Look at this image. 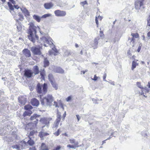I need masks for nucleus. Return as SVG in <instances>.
I'll return each instance as SVG.
<instances>
[{
    "label": "nucleus",
    "mask_w": 150,
    "mask_h": 150,
    "mask_svg": "<svg viewBox=\"0 0 150 150\" xmlns=\"http://www.w3.org/2000/svg\"><path fill=\"white\" fill-rule=\"evenodd\" d=\"M142 44H140L139 45V46L138 47V48L137 50V51L138 52H139V51H140V50H141V47L142 46Z\"/></svg>",
    "instance_id": "nucleus-49"
},
{
    "label": "nucleus",
    "mask_w": 150,
    "mask_h": 150,
    "mask_svg": "<svg viewBox=\"0 0 150 150\" xmlns=\"http://www.w3.org/2000/svg\"><path fill=\"white\" fill-rule=\"evenodd\" d=\"M147 86H148L149 88H150V83L149 82H148Z\"/></svg>",
    "instance_id": "nucleus-64"
},
{
    "label": "nucleus",
    "mask_w": 150,
    "mask_h": 150,
    "mask_svg": "<svg viewBox=\"0 0 150 150\" xmlns=\"http://www.w3.org/2000/svg\"><path fill=\"white\" fill-rule=\"evenodd\" d=\"M62 148V147L60 146H58L57 147L53 150H59Z\"/></svg>",
    "instance_id": "nucleus-46"
},
{
    "label": "nucleus",
    "mask_w": 150,
    "mask_h": 150,
    "mask_svg": "<svg viewBox=\"0 0 150 150\" xmlns=\"http://www.w3.org/2000/svg\"><path fill=\"white\" fill-rule=\"evenodd\" d=\"M12 3L13 5H15L16 4V3L15 1H14L13 0H11L10 1Z\"/></svg>",
    "instance_id": "nucleus-56"
},
{
    "label": "nucleus",
    "mask_w": 150,
    "mask_h": 150,
    "mask_svg": "<svg viewBox=\"0 0 150 150\" xmlns=\"http://www.w3.org/2000/svg\"><path fill=\"white\" fill-rule=\"evenodd\" d=\"M100 19V20H101L102 19V17L100 16H99L98 17H97V19Z\"/></svg>",
    "instance_id": "nucleus-60"
},
{
    "label": "nucleus",
    "mask_w": 150,
    "mask_h": 150,
    "mask_svg": "<svg viewBox=\"0 0 150 150\" xmlns=\"http://www.w3.org/2000/svg\"><path fill=\"white\" fill-rule=\"evenodd\" d=\"M135 39L132 38V41L131 42V43H130V45L132 46H134V43H135Z\"/></svg>",
    "instance_id": "nucleus-42"
},
{
    "label": "nucleus",
    "mask_w": 150,
    "mask_h": 150,
    "mask_svg": "<svg viewBox=\"0 0 150 150\" xmlns=\"http://www.w3.org/2000/svg\"><path fill=\"white\" fill-rule=\"evenodd\" d=\"M33 18L34 19L36 20L37 22H40L41 18H41L39 16L35 15H34L33 16Z\"/></svg>",
    "instance_id": "nucleus-27"
},
{
    "label": "nucleus",
    "mask_w": 150,
    "mask_h": 150,
    "mask_svg": "<svg viewBox=\"0 0 150 150\" xmlns=\"http://www.w3.org/2000/svg\"><path fill=\"white\" fill-rule=\"evenodd\" d=\"M35 133V132L34 131H31L29 134V136H32Z\"/></svg>",
    "instance_id": "nucleus-51"
},
{
    "label": "nucleus",
    "mask_w": 150,
    "mask_h": 150,
    "mask_svg": "<svg viewBox=\"0 0 150 150\" xmlns=\"http://www.w3.org/2000/svg\"><path fill=\"white\" fill-rule=\"evenodd\" d=\"M23 53L26 57H29L31 56V53L29 50L27 49H25L23 51Z\"/></svg>",
    "instance_id": "nucleus-16"
},
{
    "label": "nucleus",
    "mask_w": 150,
    "mask_h": 150,
    "mask_svg": "<svg viewBox=\"0 0 150 150\" xmlns=\"http://www.w3.org/2000/svg\"><path fill=\"white\" fill-rule=\"evenodd\" d=\"M143 0H137L135 4V8L136 9H139L141 7L144 8V7H142L143 5Z\"/></svg>",
    "instance_id": "nucleus-7"
},
{
    "label": "nucleus",
    "mask_w": 150,
    "mask_h": 150,
    "mask_svg": "<svg viewBox=\"0 0 150 150\" xmlns=\"http://www.w3.org/2000/svg\"><path fill=\"white\" fill-rule=\"evenodd\" d=\"M41 103L45 105H51L54 101V98L52 95L48 94L41 100Z\"/></svg>",
    "instance_id": "nucleus-3"
},
{
    "label": "nucleus",
    "mask_w": 150,
    "mask_h": 150,
    "mask_svg": "<svg viewBox=\"0 0 150 150\" xmlns=\"http://www.w3.org/2000/svg\"><path fill=\"white\" fill-rule=\"evenodd\" d=\"M132 38H129L127 41V43H130V44L131 43V42L132 41Z\"/></svg>",
    "instance_id": "nucleus-52"
},
{
    "label": "nucleus",
    "mask_w": 150,
    "mask_h": 150,
    "mask_svg": "<svg viewBox=\"0 0 150 150\" xmlns=\"http://www.w3.org/2000/svg\"><path fill=\"white\" fill-rule=\"evenodd\" d=\"M49 62L47 58H45L44 59V66L45 67H47L49 65Z\"/></svg>",
    "instance_id": "nucleus-30"
},
{
    "label": "nucleus",
    "mask_w": 150,
    "mask_h": 150,
    "mask_svg": "<svg viewBox=\"0 0 150 150\" xmlns=\"http://www.w3.org/2000/svg\"><path fill=\"white\" fill-rule=\"evenodd\" d=\"M44 6L45 9H48L52 8L54 6V4L52 2L46 3Z\"/></svg>",
    "instance_id": "nucleus-15"
},
{
    "label": "nucleus",
    "mask_w": 150,
    "mask_h": 150,
    "mask_svg": "<svg viewBox=\"0 0 150 150\" xmlns=\"http://www.w3.org/2000/svg\"><path fill=\"white\" fill-rule=\"evenodd\" d=\"M147 36L149 37H150V31L149 32L147 33Z\"/></svg>",
    "instance_id": "nucleus-61"
},
{
    "label": "nucleus",
    "mask_w": 150,
    "mask_h": 150,
    "mask_svg": "<svg viewBox=\"0 0 150 150\" xmlns=\"http://www.w3.org/2000/svg\"><path fill=\"white\" fill-rule=\"evenodd\" d=\"M32 113V112L30 110L25 111L23 114V116L24 117H26L28 116H30Z\"/></svg>",
    "instance_id": "nucleus-26"
},
{
    "label": "nucleus",
    "mask_w": 150,
    "mask_h": 150,
    "mask_svg": "<svg viewBox=\"0 0 150 150\" xmlns=\"http://www.w3.org/2000/svg\"><path fill=\"white\" fill-rule=\"evenodd\" d=\"M69 142L70 144H73V145L75 147H78L79 146L78 145L79 143L76 141L75 139H69Z\"/></svg>",
    "instance_id": "nucleus-14"
},
{
    "label": "nucleus",
    "mask_w": 150,
    "mask_h": 150,
    "mask_svg": "<svg viewBox=\"0 0 150 150\" xmlns=\"http://www.w3.org/2000/svg\"><path fill=\"white\" fill-rule=\"evenodd\" d=\"M42 86H41L40 83H38L37 84L36 87V89L37 92L39 93H41L42 92Z\"/></svg>",
    "instance_id": "nucleus-20"
},
{
    "label": "nucleus",
    "mask_w": 150,
    "mask_h": 150,
    "mask_svg": "<svg viewBox=\"0 0 150 150\" xmlns=\"http://www.w3.org/2000/svg\"><path fill=\"white\" fill-rule=\"evenodd\" d=\"M39 117V116H38L37 114H34L30 117V119L31 120H33L35 119L36 120L38 121V118Z\"/></svg>",
    "instance_id": "nucleus-24"
},
{
    "label": "nucleus",
    "mask_w": 150,
    "mask_h": 150,
    "mask_svg": "<svg viewBox=\"0 0 150 150\" xmlns=\"http://www.w3.org/2000/svg\"><path fill=\"white\" fill-rule=\"evenodd\" d=\"M76 116L77 118V119L78 121H79V120L80 119V117L78 115H76Z\"/></svg>",
    "instance_id": "nucleus-57"
},
{
    "label": "nucleus",
    "mask_w": 150,
    "mask_h": 150,
    "mask_svg": "<svg viewBox=\"0 0 150 150\" xmlns=\"http://www.w3.org/2000/svg\"><path fill=\"white\" fill-rule=\"evenodd\" d=\"M33 108L32 106L30 105H26L24 106V108L26 110H29Z\"/></svg>",
    "instance_id": "nucleus-34"
},
{
    "label": "nucleus",
    "mask_w": 150,
    "mask_h": 150,
    "mask_svg": "<svg viewBox=\"0 0 150 150\" xmlns=\"http://www.w3.org/2000/svg\"><path fill=\"white\" fill-rule=\"evenodd\" d=\"M53 105L54 106H55L56 107H58L57 103L56 102H55V101H54V102Z\"/></svg>",
    "instance_id": "nucleus-55"
},
{
    "label": "nucleus",
    "mask_w": 150,
    "mask_h": 150,
    "mask_svg": "<svg viewBox=\"0 0 150 150\" xmlns=\"http://www.w3.org/2000/svg\"><path fill=\"white\" fill-rule=\"evenodd\" d=\"M52 119L51 117L48 118H43L40 119V121L42 123L45 124L46 125H48Z\"/></svg>",
    "instance_id": "nucleus-10"
},
{
    "label": "nucleus",
    "mask_w": 150,
    "mask_h": 150,
    "mask_svg": "<svg viewBox=\"0 0 150 150\" xmlns=\"http://www.w3.org/2000/svg\"><path fill=\"white\" fill-rule=\"evenodd\" d=\"M29 30L28 33L29 34L28 35L29 39L33 43L35 42V40L38 39V37L36 35L37 30L39 29L38 27L34 25L33 23H30L29 24Z\"/></svg>",
    "instance_id": "nucleus-1"
},
{
    "label": "nucleus",
    "mask_w": 150,
    "mask_h": 150,
    "mask_svg": "<svg viewBox=\"0 0 150 150\" xmlns=\"http://www.w3.org/2000/svg\"><path fill=\"white\" fill-rule=\"evenodd\" d=\"M95 21L96 24L97 25V27H98V20L97 19V17H96Z\"/></svg>",
    "instance_id": "nucleus-50"
},
{
    "label": "nucleus",
    "mask_w": 150,
    "mask_h": 150,
    "mask_svg": "<svg viewBox=\"0 0 150 150\" xmlns=\"http://www.w3.org/2000/svg\"><path fill=\"white\" fill-rule=\"evenodd\" d=\"M100 39V37L98 36L94 39L93 41L91 43L92 47L93 49H96L97 48L98 41Z\"/></svg>",
    "instance_id": "nucleus-8"
},
{
    "label": "nucleus",
    "mask_w": 150,
    "mask_h": 150,
    "mask_svg": "<svg viewBox=\"0 0 150 150\" xmlns=\"http://www.w3.org/2000/svg\"><path fill=\"white\" fill-rule=\"evenodd\" d=\"M107 76V74L106 73H104V75L103 76V80L104 81H107L105 79V78Z\"/></svg>",
    "instance_id": "nucleus-45"
},
{
    "label": "nucleus",
    "mask_w": 150,
    "mask_h": 150,
    "mask_svg": "<svg viewBox=\"0 0 150 150\" xmlns=\"http://www.w3.org/2000/svg\"><path fill=\"white\" fill-rule=\"evenodd\" d=\"M20 10L22 12L24 13L25 15L29 16V13L25 8H20Z\"/></svg>",
    "instance_id": "nucleus-23"
},
{
    "label": "nucleus",
    "mask_w": 150,
    "mask_h": 150,
    "mask_svg": "<svg viewBox=\"0 0 150 150\" xmlns=\"http://www.w3.org/2000/svg\"><path fill=\"white\" fill-rule=\"evenodd\" d=\"M131 35L132 36V38H137L139 37V35L137 33H132Z\"/></svg>",
    "instance_id": "nucleus-32"
},
{
    "label": "nucleus",
    "mask_w": 150,
    "mask_h": 150,
    "mask_svg": "<svg viewBox=\"0 0 150 150\" xmlns=\"http://www.w3.org/2000/svg\"><path fill=\"white\" fill-rule=\"evenodd\" d=\"M12 147L13 149H18L19 148V146L17 145L13 146Z\"/></svg>",
    "instance_id": "nucleus-44"
},
{
    "label": "nucleus",
    "mask_w": 150,
    "mask_h": 150,
    "mask_svg": "<svg viewBox=\"0 0 150 150\" xmlns=\"http://www.w3.org/2000/svg\"><path fill=\"white\" fill-rule=\"evenodd\" d=\"M54 12L55 15L57 16H64L66 14L65 11L59 10L55 11Z\"/></svg>",
    "instance_id": "nucleus-9"
},
{
    "label": "nucleus",
    "mask_w": 150,
    "mask_h": 150,
    "mask_svg": "<svg viewBox=\"0 0 150 150\" xmlns=\"http://www.w3.org/2000/svg\"><path fill=\"white\" fill-rule=\"evenodd\" d=\"M100 79V77L99 76H97L96 75H94L93 78H92V79L94 81H96Z\"/></svg>",
    "instance_id": "nucleus-37"
},
{
    "label": "nucleus",
    "mask_w": 150,
    "mask_h": 150,
    "mask_svg": "<svg viewBox=\"0 0 150 150\" xmlns=\"http://www.w3.org/2000/svg\"><path fill=\"white\" fill-rule=\"evenodd\" d=\"M80 4L81 5L83 6L84 5L87 4V2H86V1H84L81 2L80 3Z\"/></svg>",
    "instance_id": "nucleus-47"
},
{
    "label": "nucleus",
    "mask_w": 150,
    "mask_h": 150,
    "mask_svg": "<svg viewBox=\"0 0 150 150\" xmlns=\"http://www.w3.org/2000/svg\"><path fill=\"white\" fill-rule=\"evenodd\" d=\"M49 134L46 132H41L39 133V136L41 138H42L44 136L48 135Z\"/></svg>",
    "instance_id": "nucleus-28"
},
{
    "label": "nucleus",
    "mask_w": 150,
    "mask_h": 150,
    "mask_svg": "<svg viewBox=\"0 0 150 150\" xmlns=\"http://www.w3.org/2000/svg\"><path fill=\"white\" fill-rule=\"evenodd\" d=\"M20 145L22 149H25L27 147L28 144L27 142L22 141L21 142Z\"/></svg>",
    "instance_id": "nucleus-18"
},
{
    "label": "nucleus",
    "mask_w": 150,
    "mask_h": 150,
    "mask_svg": "<svg viewBox=\"0 0 150 150\" xmlns=\"http://www.w3.org/2000/svg\"><path fill=\"white\" fill-rule=\"evenodd\" d=\"M108 82L109 83H110L111 85H115L114 82V81L112 82H110L109 81H108Z\"/></svg>",
    "instance_id": "nucleus-59"
},
{
    "label": "nucleus",
    "mask_w": 150,
    "mask_h": 150,
    "mask_svg": "<svg viewBox=\"0 0 150 150\" xmlns=\"http://www.w3.org/2000/svg\"><path fill=\"white\" fill-rule=\"evenodd\" d=\"M71 99V96H69L66 99V100L67 102H69L70 101Z\"/></svg>",
    "instance_id": "nucleus-48"
},
{
    "label": "nucleus",
    "mask_w": 150,
    "mask_h": 150,
    "mask_svg": "<svg viewBox=\"0 0 150 150\" xmlns=\"http://www.w3.org/2000/svg\"><path fill=\"white\" fill-rule=\"evenodd\" d=\"M31 103L33 106H37L39 105V102L38 100L34 98L31 100Z\"/></svg>",
    "instance_id": "nucleus-17"
},
{
    "label": "nucleus",
    "mask_w": 150,
    "mask_h": 150,
    "mask_svg": "<svg viewBox=\"0 0 150 150\" xmlns=\"http://www.w3.org/2000/svg\"><path fill=\"white\" fill-rule=\"evenodd\" d=\"M4 93L2 91H0V96Z\"/></svg>",
    "instance_id": "nucleus-63"
},
{
    "label": "nucleus",
    "mask_w": 150,
    "mask_h": 150,
    "mask_svg": "<svg viewBox=\"0 0 150 150\" xmlns=\"http://www.w3.org/2000/svg\"><path fill=\"white\" fill-rule=\"evenodd\" d=\"M51 16V14H45L43 15L42 17L41 18H46V17H49Z\"/></svg>",
    "instance_id": "nucleus-41"
},
{
    "label": "nucleus",
    "mask_w": 150,
    "mask_h": 150,
    "mask_svg": "<svg viewBox=\"0 0 150 150\" xmlns=\"http://www.w3.org/2000/svg\"><path fill=\"white\" fill-rule=\"evenodd\" d=\"M60 122V121H57L56 120H55V121L54 122L52 126V128L54 129H56L57 128V127L58 126V125L59 124Z\"/></svg>",
    "instance_id": "nucleus-25"
},
{
    "label": "nucleus",
    "mask_w": 150,
    "mask_h": 150,
    "mask_svg": "<svg viewBox=\"0 0 150 150\" xmlns=\"http://www.w3.org/2000/svg\"><path fill=\"white\" fill-rule=\"evenodd\" d=\"M100 37H101L102 39L104 38L105 35L103 33V32L102 31H100Z\"/></svg>",
    "instance_id": "nucleus-39"
},
{
    "label": "nucleus",
    "mask_w": 150,
    "mask_h": 150,
    "mask_svg": "<svg viewBox=\"0 0 150 150\" xmlns=\"http://www.w3.org/2000/svg\"><path fill=\"white\" fill-rule=\"evenodd\" d=\"M137 62L134 61H133L132 63V70H133L137 66Z\"/></svg>",
    "instance_id": "nucleus-35"
},
{
    "label": "nucleus",
    "mask_w": 150,
    "mask_h": 150,
    "mask_svg": "<svg viewBox=\"0 0 150 150\" xmlns=\"http://www.w3.org/2000/svg\"><path fill=\"white\" fill-rule=\"evenodd\" d=\"M29 150H36V149L35 147H33L32 148H30Z\"/></svg>",
    "instance_id": "nucleus-58"
},
{
    "label": "nucleus",
    "mask_w": 150,
    "mask_h": 150,
    "mask_svg": "<svg viewBox=\"0 0 150 150\" xmlns=\"http://www.w3.org/2000/svg\"><path fill=\"white\" fill-rule=\"evenodd\" d=\"M70 54V52L69 51L67 50L64 52V55L65 56H67Z\"/></svg>",
    "instance_id": "nucleus-36"
},
{
    "label": "nucleus",
    "mask_w": 150,
    "mask_h": 150,
    "mask_svg": "<svg viewBox=\"0 0 150 150\" xmlns=\"http://www.w3.org/2000/svg\"><path fill=\"white\" fill-rule=\"evenodd\" d=\"M61 118V115L60 113L58 112L57 113V118L56 120L60 121Z\"/></svg>",
    "instance_id": "nucleus-31"
},
{
    "label": "nucleus",
    "mask_w": 150,
    "mask_h": 150,
    "mask_svg": "<svg viewBox=\"0 0 150 150\" xmlns=\"http://www.w3.org/2000/svg\"><path fill=\"white\" fill-rule=\"evenodd\" d=\"M48 78L53 87L56 89H57L58 85L55 83L54 79L52 74H49L48 76Z\"/></svg>",
    "instance_id": "nucleus-5"
},
{
    "label": "nucleus",
    "mask_w": 150,
    "mask_h": 150,
    "mask_svg": "<svg viewBox=\"0 0 150 150\" xmlns=\"http://www.w3.org/2000/svg\"><path fill=\"white\" fill-rule=\"evenodd\" d=\"M33 74V72L30 69H25L24 71V76L28 78L31 77Z\"/></svg>",
    "instance_id": "nucleus-11"
},
{
    "label": "nucleus",
    "mask_w": 150,
    "mask_h": 150,
    "mask_svg": "<svg viewBox=\"0 0 150 150\" xmlns=\"http://www.w3.org/2000/svg\"><path fill=\"white\" fill-rule=\"evenodd\" d=\"M40 39L42 41V42H40L41 44L42 43H47L49 45H52V46H53V44L52 42L53 40L47 35H45L43 36H42L40 38Z\"/></svg>",
    "instance_id": "nucleus-4"
},
{
    "label": "nucleus",
    "mask_w": 150,
    "mask_h": 150,
    "mask_svg": "<svg viewBox=\"0 0 150 150\" xmlns=\"http://www.w3.org/2000/svg\"><path fill=\"white\" fill-rule=\"evenodd\" d=\"M40 150H49L48 146L45 143H42L41 144Z\"/></svg>",
    "instance_id": "nucleus-21"
},
{
    "label": "nucleus",
    "mask_w": 150,
    "mask_h": 150,
    "mask_svg": "<svg viewBox=\"0 0 150 150\" xmlns=\"http://www.w3.org/2000/svg\"><path fill=\"white\" fill-rule=\"evenodd\" d=\"M137 86L140 88L142 89H143L144 88L141 85L140 83L139 82H137Z\"/></svg>",
    "instance_id": "nucleus-40"
},
{
    "label": "nucleus",
    "mask_w": 150,
    "mask_h": 150,
    "mask_svg": "<svg viewBox=\"0 0 150 150\" xmlns=\"http://www.w3.org/2000/svg\"><path fill=\"white\" fill-rule=\"evenodd\" d=\"M34 141L31 139L30 140H29L27 142V144H29L30 146H32L34 144Z\"/></svg>",
    "instance_id": "nucleus-33"
},
{
    "label": "nucleus",
    "mask_w": 150,
    "mask_h": 150,
    "mask_svg": "<svg viewBox=\"0 0 150 150\" xmlns=\"http://www.w3.org/2000/svg\"><path fill=\"white\" fill-rule=\"evenodd\" d=\"M67 147L69 149H75L76 148V147H75L73 145H71V144H68V145L67 146Z\"/></svg>",
    "instance_id": "nucleus-38"
},
{
    "label": "nucleus",
    "mask_w": 150,
    "mask_h": 150,
    "mask_svg": "<svg viewBox=\"0 0 150 150\" xmlns=\"http://www.w3.org/2000/svg\"><path fill=\"white\" fill-rule=\"evenodd\" d=\"M42 91L44 93H45L47 92V84L45 83L44 84L43 86Z\"/></svg>",
    "instance_id": "nucleus-29"
},
{
    "label": "nucleus",
    "mask_w": 150,
    "mask_h": 150,
    "mask_svg": "<svg viewBox=\"0 0 150 150\" xmlns=\"http://www.w3.org/2000/svg\"><path fill=\"white\" fill-rule=\"evenodd\" d=\"M54 71L56 73H64V70L60 67H57L55 68L54 69Z\"/></svg>",
    "instance_id": "nucleus-19"
},
{
    "label": "nucleus",
    "mask_w": 150,
    "mask_h": 150,
    "mask_svg": "<svg viewBox=\"0 0 150 150\" xmlns=\"http://www.w3.org/2000/svg\"><path fill=\"white\" fill-rule=\"evenodd\" d=\"M144 89H145L146 90L147 92H148L149 91V90H148V88L146 87H145L144 88Z\"/></svg>",
    "instance_id": "nucleus-62"
},
{
    "label": "nucleus",
    "mask_w": 150,
    "mask_h": 150,
    "mask_svg": "<svg viewBox=\"0 0 150 150\" xmlns=\"http://www.w3.org/2000/svg\"><path fill=\"white\" fill-rule=\"evenodd\" d=\"M52 45H50V47L52 48V50L49 51V54L50 55L54 54V56L57 55L56 53L58 52L57 50L55 47L54 46H52Z\"/></svg>",
    "instance_id": "nucleus-12"
},
{
    "label": "nucleus",
    "mask_w": 150,
    "mask_h": 150,
    "mask_svg": "<svg viewBox=\"0 0 150 150\" xmlns=\"http://www.w3.org/2000/svg\"><path fill=\"white\" fill-rule=\"evenodd\" d=\"M60 131V129H59L58 130H57V133H55V134L57 135V136H58L59 135V132Z\"/></svg>",
    "instance_id": "nucleus-54"
},
{
    "label": "nucleus",
    "mask_w": 150,
    "mask_h": 150,
    "mask_svg": "<svg viewBox=\"0 0 150 150\" xmlns=\"http://www.w3.org/2000/svg\"><path fill=\"white\" fill-rule=\"evenodd\" d=\"M19 102L22 105H24L26 103V98L25 97L21 96L18 98Z\"/></svg>",
    "instance_id": "nucleus-13"
},
{
    "label": "nucleus",
    "mask_w": 150,
    "mask_h": 150,
    "mask_svg": "<svg viewBox=\"0 0 150 150\" xmlns=\"http://www.w3.org/2000/svg\"><path fill=\"white\" fill-rule=\"evenodd\" d=\"M33 73H34L36 75L38 74L39 73V68L37 66H35L33 67Z\"/></svg>",
    "instance_id": "nucleus-22"
},
{
    "label": "nucleus",
    "mask_w": 150,
    "mask_h": 150,
    "mask_svg": "<svg viewBox=\"0 0 150 150\" xmlns=\"http://www.w3.org/2000/svg\"><path fill=\"white\" fill-rule=\"evenodd\" d=\"M147 25L150 27V15L147 19Z\"/></svg>",
    "instance_id": "nucleus-43"
},
{
    "label": "nucleus",
    "mask_w": 150,
    "mask_h": 150,
    "mask_svg": "<svg viewBox=\"0 0 150 150\" xmlns=\"http://www.w3.org/2000/svg\"><path fill=\"white\" fill-rule=\"evenodd\" d=\"M112 138V137L110 136L107 139L103 141V144H104L105 143V141L107 140H109V139H110L111 138Z\"/></svg>",
    "instance_id": "nucleus-53"
},
{
    "label": "nucleus",
    "mask_w": 150,
    "mask_h": 150,
    "mask_svg": "<svg viewBox=\"0 0 150 150\" xmlns=\"http://www.w3.org/2000/svg\"><path fill=\"white\" fill-rule=\"evenodd\" d=\"M7 4L9 8L10 11L13 16H14L15 18H17V20L18 19L22 21L23 19V16L22 14L21 13L19 12L18 14H16L14 11V9L15 8L16 10L20 9L21 8H20L18 5H15L13 6L9 2L7 3Z\"/></svg>",
    "instance_id": "nucleus-2"
},
{
    "label": "nucleus",
    "mask_w": 150,
    "mask_h": 150,
    "mask_svg": "<svg viewBox=\"0 0 150 150\" xmlns=\"http://www.w3.org/2000/svg\"><path fill=\"white\" fill-rule=\"evenodd\" d=\"M41 48L39 46L33 47L31 48V51L34 54L39 55L41 54Z\"/></svg>",
    "instance_id": "nucleus-6"
}]
</instances>
